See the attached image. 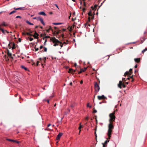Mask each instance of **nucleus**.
<instances>
[{"mask_svg":"<svg viewBox=\"0 0 147 147\" xmlns=\"http://www.w3.org/2000/svg\"><path fill=\"white\" fill-rule=\"evenodd\" d=\"M114 127V126L113 125V123L109 122L108 126V129L107 135L108 136V139H110L112 130L113 129Z\"/></svg>","mask_w":147,"mask_h":147,"instance_id":"f257e3e1","label":"nucleus"},{"mask_svg":"<svg viewBox=\"0 0 147 147\" xmlns=\"http://www.w3.org/2000/svg\"><path fill=\"white\" fill-rule=\"evenodd\" d=\"M115 111L113 113L109 114V116L110 117V119L109 120V122L113 123V122L115 121Z\"/></svg>","mask_w":147,"mask_h":147,"instance_id":"f03ea898","label":"nucleus"},{"mask_svg":"<svg viewBox=\"0 0 147 147\" xmlns=\"http://www.w3.org/2000/svg\"><path fill=\"white\" fill-rule=\"evenodd\" d=\"M51 40L53 42V43H54L53 46L55 47L58 45L59 44L60 42V41L54 37L51 38Z\"/></svg>","mask_w":147,"mask_h":147,"instance_id":"7ed1b4c3","label":"nucleus"},{"mask_svg":"<svg viewBox=\"0 0 147 147\" xmlns=\"http://www.w3.org/2000/svg\"><path fill=\"white\" fill-rule=\"evenodd\" d=\"M94 87L95 91L98 92L99 91L100 88L99 84L97 82H95L94 84Z\"/></svg>","mask_w":147,"mask_h":147,"instance_id":"20e7f679","label":"nucleus"},{"mask_svg":"<svg viewBox=\"0 0 147 147\" xmlns=\"http://www.w3.org/2000/svg\"><path fill=\"white\" fill-rule=\"evenodd\" d=\"M97 98L98 100H104L106 98V97L104 95H102L101 96H98Z\"/></svg>","mask_w":147,"mask_h":147,"instance_id":"39448f33","label":"nucleus"},{"mask_svg":"<svg viewBox=\"0 0 147 147\" xmlns=\"http://www.w3.org/2000/svg\"><path fill=\"white\" fill-rule=\"evenodd\" d=\"M124 83H123L122 81H120L119 82V84H117L118 87L120 88H122V86Z\"/></svg>","mask_w":147,"mask_h":147,"instance_id":"423d86ee","label":"nucleus"},{"mask_svg":"<svg viewBox=\"0 0 147 147\" xmlns=\"http://www.w3.org/2000/svg\"><path fill=\"white\" fill-rule=\"evenodd\" d=\"M6 140L7 141H9L10 142H16L18 144H19V141L16 140H12V139H8V138Z\"/></svg>","mask_w":147,"mask_h":147,"instance_id":"0eeeda50","label":"nucleus"},{"mask_svg":"<svg viewBox=\"0 0 147 147\" xmlns=\"http://www.w3.org/2000/svg\"><path fill=\"white\" fill-rule=\"evenodd\" d=\"M62 135H63V133H61V132L59 133L58 135L56 137L57 140H59L60 139V137L62 136Z\"/></svg>","mask_w":147,"mask_h":147,"instance_id":"6e6552de","label":"nucleus"},{"mask_svg":"<svg viewBox=\"0 0 147 147\" xmlns=\"http://www.w3.org/2000/svg\"><path fill=\"white\" fill-rule=\"evenodd\" d=\"M88 15L89 16H90L91 18V19H94V16L92 15V12L91 11H90L88 13Z\"/></svg>","mask_w":147,"mask_h":147,"instance_id":"1a4fd4ad","label":"nucleus"},{"mask_svg":"<svg viewBox=\"0 0 147 147\" xmlns=\"http://www.w3.org/2000/svg\"><path fill=\"white\" fill-rule=\"evenodd\" d=\"M7 55L10 57L11 58H13V57H11L12 54L11 53H10L9 51V50H7Z\"/></svg>","mask_w":147,"mask_h":147,"instance_id":"9d476101","label":"nucleus"},{"mask_svg":"<svg viewBox=\"0 0 147 147\" xmlns=\"http://www.w3.org/2000/svg\"><path fill=\"white\" fill-rule=\"evenodd\" d=\"M75 70H74L72 69H69V70L68 72L69 73H73L75 71Z\"/></svg>","mask_w":147,"mask_h":147,"instance_id":"9b49d317","label":"nucleus"},{"mask_svg":"<svg viewBox=\"0 0 147 147\" xmlns=\"http://www.w3.org/2000/svg\"><path fill=\"white\" fill-rule=\"evenodd\" d=\"M135 61L137 63H139L140 62V58H135L134 59Z\"/></svg>","mask_w":147,"mask_h":147,"instance_id":"f8f14e48","label":"nucleus"},{"mask_svg":"<svg viewBox=\"0 0 147 147\" xmlns=\"http://www.w3.org/2000/svg\"><path fill=\"white\" fill-rule=\"evenodd\" d=\"M61 30H58L57 32H56V31H55L53 32V34L54 35H55L56 34H58L61 32Z\"/></svg>","mask_w":147,"mask_h":147,"instance_id":"ddd939ff","label":"nucleus"},{"mask_svg":"<svg viewBox=\"0 0 147 147\" xmlns=\"http://www.w3.org/2000/svg\"><path fill=\"white\" fill-rule=\"evenodd\" d=\"M11 45H12V49H15V43L13 42H11Z\"/></svg>","mask_w":147,"mask_h":147,"instance_id":"4468645a","label":"nucleus"},{"mask_svg":"<svg viewBox=\"0 0 147 147\" xmlns=\"http://www.w3.org/2000/svg\"><path fill=\"white\" fill-rule=\"evenodd\" d=\"M131 75V73H129V72L128 71H127L125 73L124 75V76H125L127 75Z\"/></svg>","mask_w":147,"mask_h":147,"instance_id":"2eb2a0df","label":"nucleus"},{"mask_svg":"<svg viewBox=\"0 0 147 147\" xmlns=\"http://www.w3.org/2000/svg\"><path fill=\"white\" fill-rule=\"evenodd\" d=\"M0 25L1 26H6L7 25V24L5 22H3Z\"/></svg>","mask_w":147,"mask_h":147,"instance_id":"dca6fc26","label":"nucleus"},{"mask_svg":"<svg viewBox=\"0 0 147 147\" xmlns=\"http://www.w3.org/2000/svg\"><path fill=\"white\" fill-rule=\"evenodd\" d=\"M0 30L4 34H5V30L4 29L1 28V25H0Z\"/></svg>","mask_w":147,"mask_h":147,"instance_id":"f3484780","label":"nucleus"},{"mask_svg":"<svg viewBox=\"0 0 147 147\" xmlns=\"http://www.w3.org/2000/svg\"><path fill=\"white\" fill-rule=\"evenodd\" d=\"M98 6V5H94V7H93V6H92L91 7V8L92 9V10H94V9L95 10V8L97 7Z\"/></svg>","mask_w":147,"mask_h":147,"instance_id":"a211bd4d","label":"nucleus"},{"mask_svg":"<svg viewBox=\"0 0 147 147\" xmlns=\"http://www.w3.org/2000/svg\"><path fill=\"white\" fill-rule=\"evenodd\" d=\"M85 71V70H84V69H81L80 71L78 72V74H80L82 72H84Z\"/></svg>","mask_w":147,"mask_h":147,"instance_id":"6ab92c4d","label":"nucleus"},{"mask_svg":"<svg viewBox=\"0 0 147 147\" xmlns=\"http://www.w3.org/2000/svg\"><path fill=\"white\" fill-rule=\"evenodd\" d=\"M39 14H40V15H43L44 16H46V14H45V12H43V11L39 12Z\"/></svg>","mask_w":147,"mask_h":147,"instance_id":"aec40b11","label":"nucleus"},{"mask_svg":"<svg viewBox=\"0 0 147 147\" xmlns=\"http://www.w3.org/2000/svg\"><path fill=\"white\" fill-rule=\"evenodd\" d=\"M14 9L15 10H19V9H20V10H23V7H20V8H16L15 7H14Z\"/></svg>","mask_w":147,"mask_h":147,"instance_id":"412c9836","label":"nucleus"},{"mask_svg":"<svg viewBox=\"0 0 147 147\" xmlns=\"http://www.w3.org/2000/svg\"><path fill=\"white\" fill-rule=\"evenodd\" d=\"M62 24V23H53V24L55 25H58L61 24Z\"/></svg>","mask_w":147,"mask_h":147,"instance_id":"4be33fe9","label":"nucleus"},{"mask_svg":"<svg viewBox=\"0 0 147 147\" xmlns=\"http://www.w3.org/2000/svg\"><path fill=\"white\" fill-rule=\"evenodd\" d=\"M40 22H41V23L43 25H45V23H44V22H43V20L42 19V18H41V19H40Z\"/></svg>","mask_w":147,"mask_h":147,"instance_id":"5701e85b","label":"nucleus"},{"mask_svg":"<svg viewBox=\"0 0 147 147\" xmlns=\"http://www.w3.org/2000/svg\"><path fill=\"white\" fill-rule=\"evenodd\" d=\"M32 36H33L35 38L38 39V36H37L36 35H35L34 34V35H32Z\"/></svg>","mask_w":147,"mask_h":147,"instance_id":"b1692460","label":"nucleus"},{"mask_svg":"<svg viewBox=\"0 0 147 147\" xmlns=\"http://www.w3.org/2000/svg\"><path fill=\"white\" fill-rule=\"evenodd\" d=\"M83 127V126L81 124V123H80V126L78 128V129L79 130H81V129Z\"/></svg>","mask_w":147,"mask_h":147,"instance_id":"393cba45","label":"nucleus"},{"mask_svg":"<svg viewBox=\"0 0 147 147\" xmlns=\"http://www.w3.org/2000/svg\"><path fill=\"white\" fill-rule=\"evenodd\" d=\"M21 67L23 69H24L26 70H28V69L24 66H22Z\"/></svg>","mask_w":147,"mask_h":147,"instance_id":"a878e982","label":"nucleus"},{"mask_svg":"<svg viewBox=\"0 0 147 147\" xmlns=\"http://www.w3.org/2000/svg\"><path fill=\"white\" fill-rule=\"evenodd\" d=\"M16 12V10H14L11 12L9 13V15H10L12 14L13 13Z\"/></svg>","mask_w":147,"mask_h":147,"instance_id":"bb28decb","label":"nucleus"},{"mask_svg":"<svg viewBox=\"0 0 147 147\" xmlns=\"http://www.w3.org/2000/svg\"><path fill=\"white\" fill-rule=\"evenodd\" d=\"M147 50V48H146L145 49H144L142 51V53H144V52H145Z\"/></svg>","mask_w":147,"mask_h":147,"instance_id":"cd10ccee","label":"nucleus"},{"mask_svg":"<svg viewBox=\"0 0 147 147\" xmlns=\"http://www.w3.org/2000/svg\"><path fill=\"white\" fill-rule=\"evenodd\" d=\"M26 34L27 35H28V36H32V34H31L29 32H26Z\"/></svg>","mask_w":147,"mask_h":147,"instance_id":"c85d7f7f","label":"nucleus"},{"mask_svg":"<svg viewBox=\"0 0 147 147\" xmlns=\"http://www.w3.org/2000/svg\"><path fill=\"white\" fill-rule=\"evenodd\" d=\"M48 29H49L50 30H51V31L52 32H53V30L52 29V28H51V26H49V28Z\"/></svg>","mask_w":147,"mask_h":147,"instance_id":"c756f323","label":"nucleus"},{"mask_svg":"<svg viewBox=\"0 0 147 147\" xmlns=\"http://www.w3.org/2000/svg\"><path fill=\"white\" fill-rule=\"evenodd\" d=\"M11 42L10 43H9V44H8V46L9 47V49H11Z\"/></svg>","mask_w":147,"mask_h":147,"instance_id":"7c9ffc66","label":"nucleus"},{"mask_svg":"<svg viewBox=\"0 0 147 147\" xmlns=\"http://www.w3.org/2000/svg\"><path fill=\"white\" fill-rule=\"evenodd\" d=\"M129 73H131V74L132 73V69H130L129 70Z\"/></svg>","mask_w":147,"mask_h":147,"instance_id":"2f4dec72","label":"nucleus"},{"mask_svg":"<svg viewBox=\"0 0 147 147\" xmlns=\"http://www.w3.org/2000/svg\"><path fill=\"white\" fill-rule=\"evenodd\" d=\"M109 140H107L106 141H105L104 142V144H106L107 145V143L108 142H109Z\"/></svg>","mask_w":147,"mask_h":147,"instance_id":"473e14b6","label":"nucleus"},{"mask_svg":"<svg viewBox=\"0 0 147 147\" xmlns=\"http://www.w3.org/2000/svg\"><path fill=\"white\" fill-rule=\"evenodd\" d=\"M26 23H27L28 24L30 25L31 24V23L30 22L26 20Z\"/></svg>","mask_w":147,"mask_h":147,"instance_id":"72a5a7b5","label":"nucleus"},{"mask_svg":"<svg viewBox=\"0 0 147 147\" xmlns=\"http://www.w3.org/2000/svg\"><path fill=\"white\" fill-rule=\"evenodd\" d=\"M60 44V46L61 47V48L63 46V44H62V42H60L59 43Z\"/></svg>","mask_w":147,"mask_h":147,"instance_id":"f704fd0d","label":"nucleus"},{"mask_svg":"<svg viewBox=\"0 0 147 147\" xmlns=\"http://www.w3.org/2000/svg\"><path fill=\"white\" fill-rule=\"evenodd\" d=\"M28 38H29V39H30V41H32V40H33V38H29V37H28Z\"/></svg>","mask_w":147,"mask_h":147,"instance_id":"c9c22d12","label":"nucleus"},{"mask_svg":"<svg viewBox=\"0 0 147 147\" xmlns=\"http://www.w3.org/2000/svg\"><path fill=\"white\" fill-rule=\"evenodd\" d=\"M103 145V147H106L107 146V145L105 144H103V143H102V144Z\"/></svg>","mask_w":147,"mask_h":147,"instance_id":"e433bc0d","label":"nucleus"},{"mask_svg":"<svg viewBox=\"0 0 147 147\" xmlns=\"http://www.w3.org/2000/svg\"><path fill=\"white\" fill-rule=\"evenodd\" d=\"M87 107H89L90 108H91L92 107V106L91 105L89 106V103H88L87 104Z\"/></svg>","mask_w":147,"mask_h":147,"instance_id":"4c0bfd02","label":"nucleus"},{"mask_svg":"<svg viewBox=\"0 0 147 147\" xmlns=\"http://www.w3.org/2000/svg\"><path fill=\"white\" fill-rule=\"evenodd\" d=\"M41 18H40V17H38V18H37V20L38 21H40V19H41Z\"/></svg>","mask_w":147,"mask_h":147,"instance_id":"58836bf2","label":"nucleus"},{"mask_svg":"<svg viewBox=\"0 0 147 147\" xmlns=\"http://www.w3.org/2000/svg\"><path fill=\"white\" fill-rule=\"evenodd\" d=\"M44 51L45 52H47V49L46 48L44 47Z\"/></svg>","mask_w":147,"mask_h":147,"instance_id":"ea45409f","label":"nucleus"},{"mask_svg":"<svg viewBox=\"0 0 147 147\" xmlns=\"http://www.w3.org/2000/svg\"><path fill=\"white\" fill-rule=\"evenodd\" d=\"M39 63H40V61H37V63H36V66H38V64Z\"/></svg>","mask_w":147,"mask_h":147,"instance_id":"a19ab883","label":"nucleus"},{"mask_svg":"<svg viewBox=\"0 0 147 147\" xmlns=\"http://www.w3.org/2000/svg\"><path fill=\"white\" fill-rule=\"evenodd\" d=\"M35 32L34 33V35H36L37 36L39 35L36 32V31H35Z\"/></svg>","mask_w":147,"mask_h":147,"instance_id":"79ce46f5","label":"nucleus"},{"mask_svg":"<svg viewBox=\"0 0 147 147\" xmlns=\"http://www.w3.org/2000/svg\"><path fill=\"white\" fill-rule=\"evenodd\" d=\"M43 61H44V63H45V62H46V57H44V59H43Z\"/></svg>","mask_w":147,"mask_h":147,"instance_id":"37998d69","label":"nucleus"},{"mask_svg":"<svg viewBox=\"0 0 147 147\" xmlns=\"http://www.w3.org/2000/svg\"><path fill=\"white\" fill-rule=\"evenodd\" d=\"M34 49H35V51H37L39 50L38 48H36V47H34Z\"/></svg>","mask_w":147,"mask_h":147,"instance_id":"c03bdc74","label":"nucleus"},{"mask_svg":"<svg viewBox=\"0 0 147 147\" xmlns=\"http://www.w3.org/2000/svg\"><path fill=\"white\" fill-rule=\"evenodd\" d=\"M122 86L123 88H125L126 87L125 85L124 84V83H123Z\"/></svg>","mask_w":147,"mask_h":147,"instance_id":"a18cd8bd","label":"nucleus"},{"mask_svg":"<svg viewBox=\"0 0 147 147\" xmlns=\"http://www.w3.org/2000/svg\"><path fill=\"white\" fill-rule=\"evenodd\" d=\"M84 6V7H86V3L85 1H84V5H83Z\"/></svg>","mask_w":147,"mask_h":147,"instance_id":"49530a36","label":"nucleus"},{"mask_svg":"<svg viewBox=\"0 0 147 147\" xmlns=\"http://www.w3.org/2000/svg\"><path fill=\"white\" fill-rule=\"evenodd\" d=\"M22 34L23 35H26V33H25V32H23L22 33Z\"/></svg>","mask_w":147,"mask_h":147,"instance_id":"de8ad7c7","label":"nucleus"},{"mask_svg":"<svg viewBox=\"0 0 147 147\" xmlns=\"http://www.w3.org/2000/svg\"><path fill=\"white\" fill-rule=\"evenodd\" d=\"M122 80L124 82H125L126 80L125 78H123L122 79Z\"/></svg>","mask_w":147,"mask_h":147,"instance_id":"09e8293b","label":"nucleus"},{"mask_svg":"<svg viewBox=\"0 0 147 147\" xmlns=\"http://www.w3.org/2000/svg\"><path fill=\"white\" fill-rule=\"evenodd\" d=\"M16 18H21V17L20 16H17L16 17Z\"/></svg>","mask_w":147,"mask_h":147,"instance_id":"8fccbe9b","label":"nucleus"},{"mask_svg":"<svg viewBox=\"0 0 147 147\" xmlns=\"http://www.w3.org/2000/svg\"><path fill=\"white\" fill-rule=\"evenodd\" d=\"M97 112V111L96 110H94L93 111V113H96Z\"/></svg>","mask_w":147,"mask_h":147,"instance_id":"3c124183","label":"nucleus"},{"mask_svg":"<svg viewBox=\"0 0 147 147\" xmlns=\"http://www.w3.org/2000/svg\"><path fill=\"white\" fill-rule=\"evenodd\" d=\"M44 100L45 101H47L48 103H49V100Z\"/></svg>","mask_w":147,"mask_h":147,"instance_id":"603ef678","label":"nucleus"},{"mask_svg":"<svg viewBox=\"0 0 147 147\" xmlns=\"http://www.w3.org/2000/svg\"><path fill=\"white\" fill-rule=\"evenodd\" d=\"M82 11H83V12H84L85 10H86V9L85 8H83L82 9Z\"/></svg>","mask_w":147,"mask_h":147,"instance_id":"864d4df0","label":"nucleus"},{"mask_svg":"<svg viewBox=\"0 0 147 147\" xmlns=\"http://www.w3.org/2000/svg\"><path fill=\"white\" fill-rule=\"evenodd\" d=\"M46 30L47 32H49L50 30L49 29H47Z\"/></svg>","mask_w":147,"mask_h":147,"instance_id":"5fc2aeb1","label":"nucleus"},{"mask_svg":"<svg viewBox=\"0 0 147 147\" xmlns=\"http://www.w3.org/2000/svg\"><path fill=\"white\" fill-rule=\"evenodd\" d=\"M47 42V39H45V42L44 43V45H45V43Z\"/></svg>","mask_w":147,"mask_h":147,"instance_id":"6e6d98bb","label":"nucleus"},{"mask_svg":"<svg viewBox=\"0 0 147 147\" xmlns=\"http://www.w3.org/2000/svg\"><path fill=\"white\" fill-rule=\"evenodd\" d=\"M43 48V46H42V45H41V46H40V49H42Z\"/></svg>","mask_w":147,"mask_h":147,"instance_id":"4d7b16f0","label":"nucleus"},{"mask_svg":"<svg viewBox=\"0 0 147 147\" xmlns=\"http://www.w3.org/2000/svg\"><path fill=\"white\" fill-rule=\"evenodd\" d=\"M45 38H50V36H45Z\"/></svg>","mask_w":147,"mask_h":147,"instance_id":"13d9d810","label":"nucleus"},{"mask_svg":"<svg viewBox=\"0 0 147 147\" xmlns=\"http://www.w3.org/2000/svg\"><path fill=\"white\" fill-rule=\"evenodd\" d=\"M96 124L98 123V121L96 118Z\"/></svg>","mask_w":147,"mask_h":147,"instance_id":"bf43d9fd","label":"nucleus"},{"mask_svg":"<svg viewBox=\"0 0 147 147\" xmlns=\"http://www.w3.org/2000/svg\"><path fill=\"white\" fill-rule=\"evenodd\" d=\"M88 117H87L85 118L86 120H88Z\"/></svg>","mask_w":147,"mask_h":147,"instance_id":"052dcab7","label":"nucleus"},{"mask_svg":"<svg viewBox=\"0 0 147 147\" xmlns=\"http://www.w3.org/2000/svg\"><path fill=\"white\" fill-rule=\"evenodd\" d=\"M55 5L57 7V8L58 9H59L58 7V5H57L56 4H55Z\"/></svg>","mask_w":147,"mask_h":147,"instance_id":"680f3d73","label":"nucleus"},{"mask_svg":"<svg viewBox=\"0 0 147 147\" xmlns=\"http://www.w3.org/2000/svg\"><path fill=\"white\" fill-rule=\"evenodd\" d=\"M64 35L63 34H62V35H61V36L63 38H64Z\"/></svg>","mask_w":147,"mask_h":147,"instance_id":"e2e57ef3","label":"nucleus"},{"mask_svg":"<svg viewBox=\"0 0 147 147\" xmlns=\"http://www.w3.org/2000/svg\"><path fill=\"white\" fill-rule=\"evenodd\" d=\"M66 30V29H62V30L63 31H65Z\"/></svg>","mask_w":147,"mask_h":147,"instance_id":"0e129e2a","label":"nucleus"},{"mask_svg":"<svg viewBox=\"0 0 147 147\" xmlns=\"http://www.w3.org/2000/svg\"><path fill=\"white\" fill-rule=\"evenodd\" d=\"M83 82L82 80H81L80 82V83L81 84H82L83 83Z\"/></svg>","mask_w":147,"mask_h":147,"instance_id":"69168bd1","label":"nucleus"},{"mask_svg":"<svg viewBox=\"0 0 147 147\" xmlns=\"http://www.w3.org/2000/svg\"><path fill=\"white\" fill-rule=\"evenodd\" d=\"M51 125V124L49 123L47 125V127H49Z\"/></svg>","mask_w":147,"mask_h":147,"instance_id":"338daca9","label":"nucleus"},{"mask_svg":"<svg viewBox=\"0 0 147 147\" xmlns=\"http://www.w3.org/2000/svg\"><path fill=\"white\" fill-rule=\"evenodd\" d=\"M26 30L28 31H30L31 30H30V29H27Z\"/></svg>","mask_w":147,"mask_h":147,"instance_id":"774afa93","label":"nucleus"}]
</instances>
